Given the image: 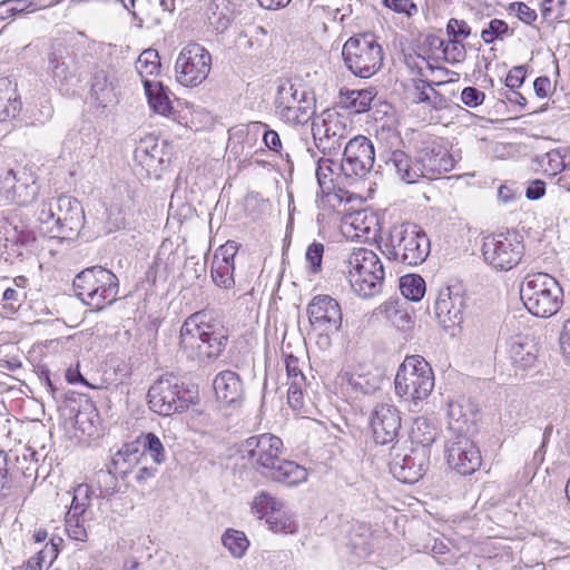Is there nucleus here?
Wrapping results in <instances>:
<instances>
[{
	"label": "nucleus",
	"mask_w": 570,
	"mask_h": 570,
	"mask_svg": "<svg viewBox=\"0 0 570 570\" xmlns=\"http://www.w3.org/2000/svg\"><path fill=\"white\" fill-rule=\"evenodd\" d=\"M456 158L449 151L441 138L428 137L415 145L414 155L410 157L403 150H393L386 166L393 168L400 178L413 184L420 178L434 179L451 171Z\"/></svg>",
	"instance_id": "nucleus-1"
},
{
	"label": "nucleus",
	"mask_w": 570,
	"mask_h": 570,
	"mask_svg": "<svg viewBox=\"0 0 570 570\" xmlns=\"http://www.w3.org/2000/svg\"><path fill=\"white\" fill-rule=\"evenodd\" d=\"M288 382L306 383V379L299 367V361L294 355L285 358Z\"/></svg>",
	"instance_id": "nucleus-56"
},
{
	"label": "nucleus",
	"mask_w": 570,
	"mask_h": 570,
	"mask_svg": "<svg viewBox=\"0 0 570 570\" xmlns=\"http://www.w3.org/2000/svg\"><path fill=\"white\" fill-rule=\"evenodd\" d=\"M228 334L220 321L204 311L185 320L180 327L179 345L188 358H217L226 347Z\"/></svg>",
	"instance_id": "nucleus-3"
},
{
	"label": "nucleus",
	"mask_w": 570,
	"mask_h": 570,
	"mask_svg": "<svg viewBox=\"0 0 570 570\" xmlns=\"http://www.w3.org/2000/svg\"><path fill=\"white\" fill-rule=\"evenodd\" d=\"M306 313L313 332H338L342 326L341 306L330 295L314 296Z\"/></svg>",
	"instance_id": "nucleus-17"
},
{
	"label": "nucleus",
	"mask_w": 570,
	"mask_h": 570,
	"mask_svg": "<svg viewBox=\"0 0 570 570\" xmlns=\"http://www.w3.org/2000/svg\"><path fill=\"white\" fill-rule=\"evenodd\" d=\"M117 475L111 465L108 470H100L96 473V482L100 491V497L109 498L119 491Z\"/></svg>",
	"instance_id": "nucleus-45"
},
{
	"label": "nucleus",
	"mask_w": 570,
	"mask_h": 570,
	"mask_svg": "<svg viewBox=\"0 0 570 570\" xmlns=\"http://www.w3.org/2000/svg\"><path fill=\"white\" fill-rule=\"evenodd\" d=\"M348 547L358 559L368 557L375 548V539L371 527L366 523H355L348 532Z\"/></svg>",
	"instance_id": "nucleus-27"
},
{
	"label": "nucleus",
	"mask_w": 570,
	"mask_h": 570,
	"mask_svg": "<svg viewBox=\"0 0 570 570\" xmlns=\"http://www.w3.org/2000/svg\"><path fill=\"white\" fill-rule=\"evenodd\" d=\"M340 164L323 157L317 161L316 178L322 196H328L336 189V179L342 176L336 168Z\"/></svg>",
	"instance_id": "nucleus-32"
},
{
	"label": "nucleus",
	"mask_w": 570,
	"mask_h": 570,
	"mask_svg": "<svg viewBox=\"0 0 570 570\" xmlns=\"http://www.w3.org/2000/svg\"><path fill=\"white\" fill-rule=\"evenodd\" d=\"M76 295L88 306L101 311L117 299L119 282L117 276L101 266L81 271L73 279Z\"/></svg>",
	"instance_id": "nucleus-5"
},
{
	"label": "nucleus",
	"mask_w": 570,
	"mask_h": 570,
	"mask_svg": "<svg viewBox=\"0 0 570 570\" xmlns=\"http://www.w3.org/2000/svg\"><path fill=\"white\" fill-rule=\"evenodd\" d=\"M144 461V452H140L139 443H125L111 459L114 471L125 479L132 472L134 468L139 466Z\"/></svg>",
	"instance_id": "nucleus-26"
},
{
	"label": "nucleus",
	"mask_w": 570,
	"mask_h": 570,
	"mask_svg": "<svg viewBox=\"0 0 570 570\" xmlns=\"http://www.w3.org/2000/svg\"><path fill=\"white\" fill-rule=\"evenodd\" d=\"M445 83L446 81L431 83L421 78L413 79V95L415 100L417 102H425L438 110L445 108L446 99L434 88V86H443Z\"/></svg>",
	"instance_id": "nucleus-30"
},
{
	"label": "nucleus",
	"mask_w": 570,
	"mask_h": 570,
	"mask_svg": "<svg viewBox=\"0 0 570 570\" xmlns=\"http://www.w3.org/2000/svg\"><path fill=\"white\" fill-rule=\"evenodd\" d=\"M99 422L98 412L90 401L85 404L75 415V425L78 430L88 436H94L97 432V424Z\"/></svg>",
	"instance_id": "nucleus-36"
},
{
	"label": "nucleus",
	"mask_w": 570,
	"mask_h": 570,
	"mask_svg": "<svg viewBox=\"0 0 570 570\" xmlns=\"http://www.w3.org/2000/svg\"><path fill=\"white\" fill-rule=\"evenodd\" d=\"M212 55L199 43L187 45L180 51L175 69L178 71H210Z\"/></svg>",
	"instance_id": "nucleus-22"
},
{
	"label": "nucleus",
	"mask_w": 570,
	"mask_h": 570,
	"mask_svg": "<svg viewBox=\"0 0 570 570\" xmlns=\"http://www.w3.org/2000/svg\"><path fill=\"white\" fill-rule=\"evenodd\" d=\"M91 490L88 484H79L73 492L69 510L85 513L90 505Z\"/></svg>",
	"instance_id": "nucleus-48"
},
{
	"label": "nucleus",
	"mask_w": 570,
	"mask_h": 570,
	"mask_svg": "<svg viewBox=\"0 0 570 570\" xmlns=\"http://www.w3.org/2000/svg\"><path fill=\"white\" fill-rule=\"evenodd\" d=\"M383 4L396 13L412 17L417 11L416 4L411 0H384Z\"/></svg>",
	"instance_id": "nucleus-55"
},
{
	"label": "nucleus",
	"mask_w": 570,
	"mask_h": 570,
	"mask_svg": "<svg viewBox=\"0 0 570 570\" xmlns=\"http://www.w3.org/2000/svg\"><path fill=\"white\" fill-rule=\"evenodd\" d=\"M234 271V264H226L224 261H217L216 264H212L210 274L213 282L219 287L226 289L232 288L235 285Z\"/></svg>",
	"instance_id": "nucleus-44"
},
{
	"label": "nucleus",
	"mask_w": 570,
	"mask_h": 570,
	"mask_svg": "<svg viewBox=\"0 0 570 570\" xmlns=\"http://www.w3.org/2000/svg\"><path fill=\"white\" fill-rule=\"evenodd\" d=\"M370 422L375 442L382 445L393 443L401 430L400 411L390 403L377 404Z\"/></svg>",
	"instance_id": "nucleus-18"
},
{
	"label": "nucleus",
	"mask_w": 570,
	"mask_h": 570,
	"mask_svg": "<svg viewBox=\"0 0 570 570\" xmlns=\"http://www.w3.org/2000/svg\"><path fill=\"white\" fill-rule=\"evenodd\" d=\"M145 92L150 108L160 115H167L171 110L168 94L160 81L144 80Z\"/></svg>",
	"instance_id": "nucleus-33"
},
{
	"label": "nucleus",
	"mask_w": 570,
	"mask_h": 570,
	"mask_svg": "<svg viewBox=\"0 0 570 570\" xmlns=\"http://www.w3.org/2000/svg\"><path fill=\"white\" fill-rule=\"evenodd\" d=\"M61 0H53L49 4H40L30 1V0H4L0 3V8L4 9V12L8 16H14L17 13H22L24 11L35 12L38 10H42L46 8L55 7L59 4Z\"/></svg>",
	"instance_id": "nucleus-42"
},
{
	"label": "nucleus",
	"mask_w": 570,
	"mask_h": 570,
	"mask_svg": "<svg viewBox=\"0 0 570 570\" xmlns=\"http://www.w3.org/2000/svg\"><path fill=\"white\" fill-rule=\"evenodd\" d=\"M390 471L403 483H415L425 474L430 465V450L413 448L400 450L392 448Z\"/></svg>",
	"instance_id": "nucleus-15"
},
{
	"label": "nucleus",
	"mask_w": 570,
	"mask_h": 570,
	"mask_svg": "<svg viewBox=\"0 0 570 570\" xmlns=\"http://www.w3.org/2000/svg\"><path fill=\"white\" fill-rule=\"evenodd\" d=\"M430 248V239L420 226L403 224L391 228L385 254L389 259L417 266L428 258Z\"/></svg>",
	"instance_id": "nucleus-8"
},
{
	"label": "nucleus",
	"mask_w": 570,
	"mask_h": 570,
	"mask_svg": "<svg viewBox=\"0 0 570 570\" xmlns=\"http://www.w3.org/2000/svg\"><path fill=\"white\" fill-rule=\"evenodd\" d=\"M448 33L453 37V40L458 38H466L470 35V27L464 20L450 19L446 26Z\"/></svg>",
	"instance_id": "nucleus-60"
},
{
	"label": "nucleus",
	"mask_w": 570,
	"mask_h": 570,
	"mask_svg": "<svg viewBox=\"0 0 570 570\" xmlns=\"http://www.w3.org/2000/svg\"><path fill=\"white\" fill-rule=\"evenodd\" d=\"M268 529L275 533L293 534L297 531V523L294 515L284 508H281L278 514L268 515Z\"/></svg>",
	"instance_id": "nucleus-38"
},
{
	"label": "nucleus",
	"mask_w": 570,
	"mask_h": 570,
	"mask_svg": "<svg viewBox=\"0 0 570 570\" xmlns=\"http://www.w3.org/2000/svg\"><path fill=\"white\" fill-rule=\"evenodd\" d=\"M324 255V245L318 242H313L306 250V261L309 265V271L314 274L322 269V259Z\"/></svg>",
	"instance_id": "nucleus-51"
},
{
	"label": "nucleus",
	"mask_w": 570,
	"mask_h": 570,
	"mask_svg": "<svg viewBox=\"0 0 570 570\" xmlns=\"http://www.w3.org/2000/svg\"><path fill=\"white\" fill-rule=\"evenodd\" d=\"M464 298L450 287L442 288L434 303L435 316L446 330L460 326L463 322Z\"/></svg>",
	"instance_id": "nucleus-19"
},
{
	"label": "nucleus",
	"mask_w": 570,
	"mask_h": 570,
	"mask_svg": "<svg viewBox=\"0 0 570 570\" xmlns=\"http://www.w3.org/2000/svg\"><path fill=\"white\" fill-rule=\"evenodd\" d=\"M440 46L443 47V49H442L443 59L449 63H455V62L462 61L465 57L464 47L458 40H450L446 43L441 41Z\"/></svg>",
	"instance_id": "nucleus-50"
},
{
	"label": "nucleus",
	"mask_w": 570,
	"mask_h": 570,
	"mask_svg": "<svg viewBox=\"0 0 570 570\" xmlns=\"http://www.w3.org/2000/svg\"><path fill=\"white\" fill-rule=\"evenodd\" d=\"M305 386L306 383L288 382L287 400L295 410L303 406V390Z\"/></svg>",
	"instance_id": "nucleus-57"
},
{
	"label": "nucleus",
	"mask_w": 570,
	"mask_h": 570,
	"mask_svg": "<svg viewBox=\"0 0 570 570\" xmlns=\"http://www.w3.org/2000/svg\"><path fill=\"white\" fill-rule=\"evenodd\" d=\"M509 33V27L503 20L493 19L489 23V28L482 30L481 37L484 42L490 43L495 39Z\"/></svg>",
	"instance_id": "nucleus-52"
},
{
	"label": "nucleus",
	"mask_w": 570,
	"mask_h": 570,
	"mask_svg": "<svg viewBox=\"0 0 570 570\" xmlns=\"http://www.w3.org/2000/svg\"><path fill=\"white\" fill-rule=\"evenodd\" d=\"M283 441L281 438L263 433L246 439L239 448L243 459L258 472L276 482L295 485L306 481L307 471L294 461L281 460Z\"/></svg>",
	"instance_id": "nucleus-2"
},
{
	"label": "nucleus",
	"mask_w": 570,
	"mask_h": 570,
	"mask_svg": "<svg viewBox=\"0 0 570 570\" xmlns=\"http://www.w3.org/2000/svg\"><path fill=\"white\" fill-rule=\"evenodd\" d=\"M394 384L396 394L403 401L417 406L433 391V371L422 356H406L396 372Z\"/></svg>",
	"instance_id": "nucleus-7"
},
{
	"label": "nucleus",
	"mask_w": 570,
	"mask_h": 570,
	"mask_svg": "<svg viewBox=\"0 0 570 570\" xmlns=\"http://www.w3.org/2000/svg\"><path fill=\"white\" fill-rule=\"evenodd\" d=\"M559 341L563 357L570 362V318L564 322Z\"/></svg>",
	"instance_id": "nucleus-64"
},
{
	"label": "nucleus",
	"mask_w": 570,
	"mask_h": 570,
	"mask_svg": "<svg viewBox=\"0 0 570 570\" xmlns=\"http://www.w3.org/2000/svg\"><path fill=\"white\" fill-rule=\"evenodd\" d=\"M135 442L139 443L140 452H144V460L148 453L156 464H161L166 461V452L164 445L156 434H142L137 438Z\"/></svg>",
	"instance_id": "nucleus-37"
},
{
	"label": "nucleus",
	"mask_w": 570,
	"mask_h": 570,
	"mask_svg": "<svg viewBox=\"0 0 570 570\" xmlns=\"http://www.w3.org/2000/svg\"><path fill=\"white\" fill-rule=\"evenodd\" d=\"M222 543L235 558H242L249 547V541L244 532L233 529L227 530L223 534Z\"/></svg>",
	"instance_id": "nucleus-41"
},
{
	"label": "nucleus",
	"mask_w": 570,
	"mask_h": 570,
	"mask_svg": "<svg viewBox=\"0 0 570 570\" xmlns=\"http://www.w3.org/2000/svg\"><path fill=\"white\" fill-rule=\"evenodd\" d=\"M237 253V246L235 242H227L222 245L214 255L213 263L216 264L217 261H220L226 264H234V257Z\"/></svg>",
	"instance_id": "nucleus-58"
},
{
	"label": "nucleus",
	"mask_w": 570,
	"mask_h": 570,
	"mask_svg": "<svg viewBox=\"0 0 570 570\" xmlns=\"http://www.w3.org/2000/svg\"><path fill=\"white\" fill-rule=\"evenodd\" d=\"M301 90L297 87V83L292 80H282L277 86V91L274 100L275 110L278 115V111L285 109V107L295 102L296 97H298Z\"/></svg>",
	"instance_id": "nucleus-39"
},
{
	"label": "nucleus",
	"mask_w": 570,
	"mask_h": 570,
	"mask_svg": "<svg viewBox=\"0 0 570 570\" xmlns=\"http://www.w3.org/2000/svg\"><path fill=\"white\" fill-rule=\"evenodd\" d=\"M91 99L101 112L114 101V92L106 73H96L91 82Z\"/></svg>",
	"instance_id": "nucleus-35"
},
{
	"label": "nucleus",
	"mask_w": 570,
	"mask_h": 570,
	"mask_svg": "<svg viewBox=\"0 0 570 570\" xmlns=\"http://www.w3.org/2000/svg\"><path fill=\"white\" fill-rule=\"evenodd\" d=\"M446 462L461 475H470L481 466V454L474 442L463 434L448 441Z\"/></svg>",
	"instance_id": "nucleus-16"
},
{
	"label": "nucleus",
	"mask_w": 570,
	"mask_h": 570,
	"mask_svg": "<svg viewBox=\"0 0 570 570\" xmlns=\"http://www.w3.org/2000/svg\"><path fill=\"white\" fill-rule=\"evenodd\" d=\"M18 85L10 76L0 78V121L16 118L22 108L17 89Z\"/></svg>",
	"instance_id": "nucleus-24"
},
{
	"label": "nucleus",
	"mask_w": 570,
	"mask_h": 570,
	"mask_svg": "<svg viewBox=\"0 0 570 570\" xmlns=\"http://www.w3.org/2000/svg\"><path fill=\"white\" fill-rule=\"evenodd\" d=\"M348 118L331 109L324 110L312 121V136L316 148L324 156L337 155L350 135Z\"/></svg>",
	"instance_id": "nucleus-10"
},
{
	"label": "nucleus",
	"mask_w": 570,
	"mask_h": 570,
	"mask_svg": "<svg viewBox=\"0 0 570 570\" xmlns=\"http://www.w3.org/2000/svg\"><path fill=\"white\" fill-rule=\"evenodd\" d=\"M135 157L142 166L156 169L157 165L164 161V145H160L155 137H146L137 146Z\"/></svg>",
	"instance_id": "nucleus-31"
},
{
	"label": "nucleus",
	"mask_w": 570,
	"mask_h": 570,
	"mask_svg": "<svg viewBox=\"0 0 570 570\" xmlns=\"http://www.w3.org/2000/svg\"><path fill=\"white\" fill-rule=\"evenodd\" d=\"M213 385L217 399L226 404H234L243 397V382L234 371L227 370L218 373Z\"/></svg>",
	"instance_id": "nucleus-23"
},
{
	"label": "nucleus",
	"mask_w": 570,
	"mask_h": 570,
	"mask_svg": "<svg viewBox=\"0 0 570 570\" xmlns=\"http://www.w3.org/2000/svg\"><path fill=\"white\" fill-rule=\"evenodd\" d=\"M149 409L155 413L169 416L189 407L187 392L173 379H159L148 390Z\"/></svg>",
	"instance_id": "nucleus-14"
},
{
	"label": "nucleus",
	"mask_w": 570,
	"mask_h": 570,
	"mask_svg": "<svg viewBox=\"0 0 570 570\" xmlns=\"http://www.w3.org/2000/svg\"><path fill=\"white\" fill-rule=\"evenodd\" d=\"M402 295L410 301L419 302L425 294V281L420 275H405L400 278Z\"/></svg>",
	"instance_id": "nucleus-40"
},
{
	"label": "nucleus",
	"mask_w": 570,
	"mask_h": 570,
	"mask_svg": "<svg viewBox=\"0 0 570 570\" xmlns=\"http://www.w3.org/2000/svg\"><path fill=\"white\" fill-rule=\"evenodd\" d=\"M533 89L540 98H546L553 91L551 80L546 76L538 77L533 81Z\"/></svg>",
	"instance_id": "nucleus-63"
},
{
	"label": "nucleus",
	"mask_w": 570,
	"mask_h": 570,
	"mask_svg": "<svg viewBox=\"0 0 570 570\" xmlns=\"http://www.w3.org/2000/svg\"><path fill=\"white\" fill-rule=\"evenodd\" d=\"M206 73H175L176 81L183 87L194 88L206 79Z\"/></svg>",
	"instance_id": "nucleus-61"
},
{
	"label": "nucleus",
	"mask_w": 570,
	"mask_h": 570,
	"mask_svg": "<svg viewBox=\"0 0 570 570\" xmlns=\"http://www.w3.org/2000/svg\"><path fill=\"white\" fill-rule=\"evenodd\" d=\"M342 56L350 71H377L383 65L382 47L373 33H360L347 39Z\"/></svg>",
	"instance_id": "nucleus-12"
},
{
	"label": "nucleus",
	"mask_w": 570,
	"mask_h": 570,
	"mask_svg": "<svg viewBox=\"0 0 570 570\" xmlns=\"http://www.w3.org/2000/svg\"><path fill=\"white\" fill-rule=\"evenodd\" d=\"M65 522L66 531L70 539L81 542L87 540L88 533L83 524V513L68 510Z\"/></svg>",
	"instance_id": "nucleus-46"
},
{
	"label": "nucleus",
	"mask_w": 570,
	"mask_h": 570,
	"mask_svg": "<svg viewBox=\"0 0 570 570\" xmlns=\"http://www.w3.org/2000/svg\"><path fill=\"white\" fill-rule=\"evenodd\" d=\"M484 94L474 87H466L462 90L461 100L468 107H478L484 101Z\"/></svg>",
	"instance_id": "nucleus-59"
},
{
	"label": "nucleus",
	"mask_w": 570,
	"mask_h": 570,
	"mask_svg": "<svg viewBox=\"0 0 570 570\" xmlns=\"http://www.w3.org/2000/svg\"><path fill=\"white\" fill-rule=\"evenodd\" d=\"M37 187L29 186L24 183H14L10 189L6 191V199L10 203L24 206L35 199Z\"/></svg>",
	"instance_id": "nucleus-43"
},
{
	"label": "nucleus",
	"mask_w": 570,
	"mask_h": 570,
	"mask_svg": "<svg viewBox=\"0 0 570 570\" xmlns=\"http://www.w3.org/2000/svg\"><path fill=\"white\" fill-rule=\"evenodd\" d=\"M344 265L348 283L360 297H372L381 292L384 267L373 250L364 247L355 248L348 254Z\"/></svg>",
	"instance_id": "nucleus-4"
},
{
	"label": "nucleus",
	"mask_w": 570,
	"mask_h": 570,
	"mask_svg": "<svg viewBox=\"0 0 570 570\" xmlns=\"http://www.w3.org/2000/svg\"><path fill=\"white\" fill-rule=\"evenodd\" d=\"M38 219L42 224L52 223L61 237L70 238L77 235L83 226V208L77 199L69 196H59L41 203Z\"/></svg>",
	"instance_id": "nucleus-9"
},
{
	"label": "nucleus",
	"mask_w": 570,
	"mask_h": 570,
	"mask_svg": "<svg viewBox=\"0 0 570 570\" xmlns=\"http://www.w3.org/2000/svg\"><path fill=\"white\" fill-rule=\"evenodd\" d=\"M284 505V502L278 498L273 497L266 491H261L253 500L252 511L258 519H265L267 522L268 515L278 514Z\"/></svg>",
	"instance_id": "nucleus-34"
},
{
	"label": "nucleus",
	"mask_w": 570,
	"mask_h": 570,
	"mask_svg": "<svg viewBox=\"0 0 570 570\" xmlns=\"http://www.w3.org/2000/svg\"><path fill=\"white\" fill-rule=\"evenodd\" d=\"M541 166L546 174L556 176L566 169L564 157L558 149H552L544 154L541 159Z\"/></svg>",
	"instance_id": "nucleus-47"
},
{
	"label": "nucleus",
	"mask_w": 570,
	"mask_h": 570,
	"mask_svg": "<svg viewBox=\"0 0 570 570\" xmlns=\"http://www.w3.org/2000/svg\"><path fill=\"white\" fill-rule=\"evenodd\" d=\"M439 436L438 428L426 417L413 421L409 438L413 448L430 450Z\"/></svg>",
	"instance_id": "nucleus-28"
},
{
	"label": "nucleus",
	"mask_w": 570,
	"mask_h": 570,
	"mask_svg": "<svg viewBox=\"0 0 570 570\" xmlns=\"http://www.w3.org/2000/svg\"><path fill=\"white\" fill-rule=\"evenodd\" d=\"M520 297L532 315L550 317L560 309L563 291L556 278L546 273H537L524 278Z\"/></svg>",
	"instance_id": "nucleus-6"
},
{
	"label": "nucleus",
	"mask_w": 570,
	"mask_h": 570,
	"mask_svg": "<svg viewBox=\"0 0 570 570\" xmlns=\"http://www.w3.org/2000/svg\"><path fill=\"white\" fill-rule=\"evenodd\" d=\"M9 455L0 450V495H7L12 488V476L9 473Z\"/></svg>",
	"instance_id": "nucleus-53"
},
{
	"label": "nucleus",
	"mask_w": 570,
	"mask_h": 570,
	"mask_svg": "<svg viewBox=\"0 0 570 570\" xmlns=\"http://www.w3.org/2000/svg\"><path fill=\"white\" fill-rule=\"evenodd\" d=\"M315 98L311 92L305 89L301 90L295 102L285 107L282 111H278V117L286 124L289 125H305L309 120L313 121L315 116Z\"/></svg>",
	"instance_id": "nucleus-21"
},
{
	"label": "nucleus",
	"mask_w": 570,
	"mask_h": 570,
	"mask_svg": "<svg viewBox=\"0 0 570 570\" xmlns=\"http://www.w3.org/2000/svg\"><path fill=\"white\" fill-rule=\"evenodd\" d=\"M523 253V243L515 232L491 234L483 239V258L494 269L510 271L519 264Z\"/></svg>",
	"instance_id": "nucleus-11"
},
{
	"label": "nucleus",
	"mask_w": 570,
	"mask_h": 570,
	"mask_svg": "<svg viewBox=\"0 0 570 570\" xmlns=\"http://www.w3.org/2000/svg\"><path fill=\"white\" fill-rule=\"evenodd\" d=\"M375 159L372 141L362 135L348 140L343 151V158L336 168L348 184L356 183L367 176Z\"/></svg>",
	"instance_id": "nucleus-13"
},
{
	"label": "nucleus",
	"mask_w": 570,
	"mask_h": 570,
	"mask_svg": "<svg viewBox=\"0 0 570 570\" xmlns=\"http://www.w3.org/2000/svg\"><path fill=\"white\" fill-rule=\"evenodd\" d=\"M160 67L158 51L155 49L144 50L136 60V71H155Z\"/></svg>",
	"instance_id": "nucleus-49"
},
{
	"label": "nucleus",
	"mask_w": 570,
	"mask_h": 570,
	"mask_svg": "<svg viewBox=\"0 0 570 570\" xmlns=\"http://www.w3.org/2000/svg\"><path fill=\"white\" fill-rule=\"evenodd\" d=\"M566 0H544L541 3V13L544 19L561 18Z\"/></svg>",
	"instance_id": "nucleus-54"
},
{
	"label": "nucleus",
	"mask_w": 570,
	"mask_h": 570,
	"mask_svg": "<svg viewBox=\"0 0 570 570\" xmlns=\"http://www.w3.org/2000/svg\"><path fill=\"white\" fill-rule=\"evenodd\" d=\"M508 353L512 364L522 370L531 367L537 360V346L530 337L524 335H517L509 340Z\"/></svg>",
	"instance_id": "nucleus-25"
},
{
	"label": "nucleus",
	"mask_w": 570,
	"mask_h": 570,
	"mask_svg": "<svg viewBox=\"0 0 570 570\" xmlns=\"http://www.w3.org/2000/svg\"><path fill=\"white\" fill-rule=\"evenodd\" d=\"M263 141L269 150L282 155L281 151H282L283 146H282L281 137L277 131L272 130V129H266L263 135Z\"/></svg>",
	"instance_id": "nucleus-62"
},
{
	"label": "nucleus",
	"mask_w": 570,
	"mask_h": 570,
	"mask_svg": "<svg viewBox=\"0 0 570 570\" xmlns=\"http://www.w3.org/2000/svg\"><path fill=\"white\" fill-rule=\"evenodd\" d=\"M376 92L370 89H348L340 90V104L342 107L352 109L355 114L365 112L370 109Z\"/></svg>",
	"instance_id": "nucleus-29"
},
{
	"label": "nucleus",
	"mask_w": 570,
	"mask_h": 570,
	"mask_svg": "<svg viewBox=\"0 0 570 570\" xmlns=\"http://www.w3.org/2000/svg\"><path fill=\"white\" fill-rule=\"evenodd\" d=\"M236 16V4L233 0H206L205 2V23L216 33L226 31Z\"/></svg>",
	"instance_id": "nucleus-20"
}]
</instances>
